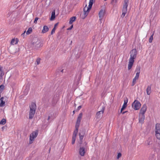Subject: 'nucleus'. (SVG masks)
I'll return each instance as SVG.
<instances>
[{"label":"nucleus","instance_id":"nucleus-43","mask_svg":"<svg viewBox=\"0 0 160 160\" xmlns=\"http://www.w3.org/2000/svg\"><path fill=\"white\" fill-rule=\"evenodd\" d=\"M81 75H80L79 76V77H78V79H79V80H80V78H81Z\"/></svg>","mask_w":160,"mask_h":160},{"label":"nucleus","instance_id":"nucleus-8","mask_svg":"<svg viewBox=\"0 0 160 160\" xmlns=\"http://www.w3.org/2000/svg\"><path fill=\"white\" fill-rule=\"evenodd\" d=\"M104 110V107L103 106L101 110L97 113L96 115L97 118H99L102 117L103 113Z\"/></svg>","mask_w":160,"mask_h":160},{"label":"nucleus","instance_id":"nucleus-5","mask_svg":"<svg viewBox=\"0 0 160 160\" xmlns=\"http://www.w3.org/2000/svg\"><path fill=\"white\" fill-rule=\"evenodd\" d=\"M141 106L140 102L138 100H135L132 104V106L134 109L138 110Z\"/></svg>","mask_w":160,"mask_h":160},{"label":"nucleus","instance_id":"nucleus-18","mask_svg":"<svg viewBox=\"0 0 160 160\" xmlns=\"http://www.w3.org/2000/svg\"><path fill=\"white\" fill-rule=\"evenodd\" d=\"M49 30V28L48 26L46 25L44 26L43 27L42 30V33H44L47 32Z\"/></svg>","mask_w":160,"mask_h":160},{"label":"nucleus","instance_id":"nucleus-1","mask_svg":"<svg viewBox=\"0 0 160 160\" xmlns=\"http://www.w3.org/2000/svg\"><path fill=\"white\" fill-rule=\"evenodd\" d=\"M130 57L129 59V63L128 66V69L130 70L132 68L137 55V51L136 49H133L130 52Z\"/></svg>","mask_w":160,"mask_h":160},{"label":"nucleus","instance_id":"nucleus-14","mask_svg":"<svg viewBox=\"0 0 160 160\" xmlns=\"http://www.w3.org/2000/svg\"><path fill=\"white\" fill-rule=\"evenodd\" d=\"M56 117V114L54 113H51L50 114V116L49 115L48 118V120L49 121L50 120H51L54 119Z\"/></svg>","mask_w":160,"mask_h":160},{"label":"nucleus","instance_id":"nucleus-17","mask_svg":"<svg viewBox=\"0 0 160 160\" xmlns=\"http://www.w3.org/2000/svg\"><path fill=\"white\" fill-rule=\"evenodd\" d=\"M152 140L151 138H149L145 142V144L146 145H150L152 144Z\"/></svg>","mask_w":160,"mask_h":160},{"label":"nucleus","instance_id":"nucleus-37","mask_svg":"<svg viewBox=\"0 0 160 160\" xmlns=\"http://www.w3.org/2000/svg\"><path fill=\"white\" fill-rule=\"evenodd\" d=\"M38 19V17H36L35 18V19L34 21V23H37V21Z\"/></svg>","mask_w":160,"mask_h":160},{"label":"nucleus","instance_id":"nucleus-10","mask_svg":"<svg viewBox=\"0 0 160 160\" xmlns=\"http://www.w3.org/2000/svg\"><path fill=\"white\" fill-rule=\"evenodd\" d=\"M105 12V10L103 9H101L99 13V20L100 22L101 21L103 17L104 16Z\"/></svg>","mask_w":160,"mask_h":160},{"label":"nucleus","instance_id":"nucleus-47","mask_svg":"<svg viewBox=\"0 0 160 160\" xmlns=\"http://www.w3.org/2000/svg\"><path fill=\"white\" fill-rule=\"evenodd\" d=\"M73 112L74 113V111H73Z\"/></svg>","mask_w":160,"mask_h":160},{"label":"nucleus","instance_id":"nucleus-35","mask_svg":"<svg viewBox=\"0 0 160 160\" xmlns=\"http://www.w3.org/2000/svg\"><path fill=\"white\" fill-rule=\"evenodd\" d=\"M122 154L120 153H118V154L117 158L118 159L120 157H121Z\"/></svg>","mask_w":160,"mask_h":160},{"label":"nucleus","instance_id":"nucleus-7","mask_svg":"<svg viewBox=\"0 0 160 160\" xmlns=\"http://www.w3.org/2000/svg\"><path fill=\"white\" fill-rule=\"evenodd\" d=\"M38 134V131H35L32 133L30 135L29 143L31 144L32 142V141H34V139L37 136Z\"/></svg>","mask_w":160,"mask_h":160},{"label":"nucleus","instance_id":"nucleus-11","mask_svg":"<svg viewBox=\"0 0 160 160\" xmlns=\"http://www.w3.org/2000/svg\"><path fill=\"white\" fill-rule=\"evenodd\" d=\"M135 72H136L137 73L134 78L138 79L140 72V67L139 66L137 67Z\"/></svg>","mask_w":160,"mask_h":160},{"label":"nucleus","instance_id":"nucleus-38","mask_svg":"<svg viewBox=\"0 0 160 160\" xmlns=\"http://www.w3.org/2000/svg\"><path fill=\"white\" fill-rule=\"evenodd\" d=\"M81 108H82V106L80 105L78 107L77 109L78 110H79L81 109Z\"/></svg>","mask_w":160,"mask_h":160},{"label":"nucleus","instance_id":"nucleus-22","mask_svg":"<svg viewBox=\"0 0 160 160\" xmlns=\"http://www.w3.org/2000/svg\"><path fill=\"white\" fill-rule=\"evenodd\" d=\"M75 127L76 129L74 132L72 136L76 137L77 134L78 132V127H76V126Z\"/></svg>","mask_w":160,"mask_h":160},{"label":"nucleus","instance_id":"nucleus-3","mask_svg":"<svg viewBox=\"0 0 160 160\" xmlns=\"http://www.w3.org/2000/svg\"><path fill=\"white\" fill-rule=\"evenodd\" d=\"M30 110L29 112V118L32 119L34 117L36 109V104L32 102L29 106Z\"/></svg>","mask_w":160,"mask_h":160},{"label":"nucleus","instance_id":"nucleus-28","mask_svg":"<svg viewBox=\"0 0 160 160\" xmlns=\"http://www.w3.org/2000/svg\"><path fill=\"white\" fill-rule=\"evenodd\" d=\"M32 31V29L31 28H29L26 32V34L28 35L30 34Z\"/></svg>","mask_w":160,"mask_h":160},{"label":"nucleus","instance_id":"nucleus-16","mask_svg":"<svg viewBox=\"0 0 160 160\" xmlns=\"http://www.w3.org/2000/svg\"><path fill=\"white\" fill-rule=\"evenodd\" d=\"M151 85L148 86L146 89V92L147 95H150L151 92Z\"/></svg>","mask_w":160,"mask_h":160},{"label":"nucleus","instance_id":"nucleus-44","mask_svg":"<svg viewBox=\"0 0 160 160\" xmlns=\"http://www.w3.org/2000/svg\"><path fill=\"white\" fill-rule=\"evenodd\" d=\"M63 70H62L61 71V72H63Z\"/></svg>","mask_w":160,"mask_h":160},{"label":"nucleus","instance_id":"nucleus-6","mask_svg":"<svg viewBox=\"0 0 160 160\" xmlns=\"http://www.w3.org/2000/svg\"><path fill=\"white\" fill-rule=\"evenodd\" d=\"M156 136L157 138L160 140V124L157 123L156 125Z\"/></svg>","mask_w":160,"mask_h":160},{"label":"nucleus","instance_id":"nucleus-41","mask_svg":"<svg viewBox=\"0 0 160 160\" xmlns=\"http://www.w3.org/2000/svg\"><path fill=\"white\" fill-rule=\"evenodd\" d=\"M26 32V31H25L23 33H22V34H21V36H24V34H25V33Z\"/></svg>","mask_w":160,"mask_h":160},{"label":"nucleus","instance_id":"nucleus-2","mask_svg":"<svg viewBox=\"0 0 160 160\" xmlns=\"http://www.w3.org/2000/svg\"><path fill=\"white\" fill-rule=\"evenodd\" d=\"M94 0H89V5L88 7H86V6L83 8L84 13L81 16L83 19H84L87 16L89 10L91 9L92 6L93 2Z\"/></svg>","mask_w":160,"mask_h":160},{"label":"nucleus","instance_id":"nucleus-36","mask_svg":"<svg viewBox=\"0 0 160 160\" xmlns=\"http://www.w3.org/2000/svg\"><path fill=\"white\" fill-rule=\"evenodd\" d=\"M40 58H38L37 59V63L38 65L40 63Z\"/></svg>","mask_w":160,"mask_h":160},{"label":"nucleus","instance_id":"nucleus-33","mask_svg":"<svg viewBox=\"0 0 160 160\" xmlns=\"http://www.w3.org/2000/svg\"><path fill=\"white\" fill-rule=\"evenodd\" d=\"M82 113H80L79 114V115H78V118L80 119V120H81L82 118Z\"/></svg>","mask_w":160,"mask_h":160},{"label":"nucleus","instance_id":"nucleus-19","mask_svg":"<svg viewBox=\"0 0 160 160\" xmlns=\"http://www.w3.org/2000/svg\"><path fill=\"white\" fill-rule=\"evenodd\" d=\"M18 40L17 39H16V40L13 39L11 41V44L12 45L16 44L18 43Z\"/></svg>","mask_w":160,"mask_h":160},{"label":"nucleus","instance_id":"nucleus-15","mask_svg":"<svg viewBox=\"0 0 160 160\" xmlns=\"http://www.w3.org/2000/svg\"><path fill=\"white\" fill-rule=\"evenodd\" d=\"M128 102L127 98L126 100H124V102L122 108L121 109L120 112H122V111L127 106V104Z\"/></svg>","mask_w":160,"mask_h":160},{"label":"nucleus","instance_id":"nucleus-4","mask_svg":"<svg viewBox=\"0 0 160 160\" xmlns=\"http://www.w3.org/2000/svg\"><path fill=\"white\" fill-rule=\"evenodd\" d=\"M128 4V0H124L123 8L122 9V14L121 17L123 18L124 17L127 11V7Z\"/></svg>","mask_w":160,"mask_h":160},{"label":"nucleus","instance_id":"nucleus-13","mask_svg":"<svg viewBox=\"0 0 160 160\" xmlns=\"http://www.w3.org/2000/svg\"><path fill=\"white\" fill-rule=\"evenodd\" d=\"M145 115H142L139 114V122L142 123L145 119Z\"/></svg>","mask_w":160,"mask_h":160},{"label":"nucleus","instance_id":"nucleus-9","mask_svg":"<svg viewBox=\"0 0 160 160\" xmlns=\"http://www.w3.org/2000/svg\"><path fill=\"white\" fill-rule=\"evenodd\" d=\"M147 109V106L146 104H144L143 105L142 108H141L140 110L139 114L142 115H144V114L146 111Z\"/></svg>","mask_w":160,"mask_h":160},{"label":"nucleus","instance_id":"nucleus-24","mask_svg":"<svg viewBox=\"0 0 160 160\" xmlns=\"http://www.w3.org/2000/svg\"><path fill=\"white\" fill-rule=\"evenodd\" d=\"M58 23H56L55 24V25L54 26V27L52 29V30L51 31V34H52L54 33L55 32V30H56V27L58 25Z\"/></svg>","mask_w":160,"mask_h":160},{"label":"nucleus","instance_id":"nucleus-30","mask_svg":"<svg viewBox=\"0 0 160 160\" xmlns=\"http://www.w3.org/2000/svg\"><path fill=\"white\" fill-rule=\"evenodd\" d=\"M76 137H75L72 136V144H73L75 143Z\"/></svg>","mask_w":160,"mask_h":160},{"label":"nucleus","instance_id":"nucleus-40","mask_svg":"<svg viewBox=\"0 0 160 160\" xmlns=\"http://www.w3.org/2000/svg\"><path fill=\"white\" fill-rule=\"evenodd\" d=\"M73 27V25H72L71 27L69 28L68 29V30H71L72 29V28Z\"/></svg>","mask_w":160,"mask_h":160},{"label":"nucleus","instance_id":"nucleus-34","mask_svg":"<svg viewBox=\"0 0 160 160\" xmlns=\"http://www.w3.org/2000/svg\"><path fill=\"white\" fill-rule=\"evenodd\" d=\"M117 2V0H112L111 1V3L114 5Z\"/></svg>","mask_w":160,"mask_h":160},{"label":"nucleus","instance_id":"nucleus-48","mask_svg":"<svg viewBox=\"0 0 160 160\" xmlns=\"http://www.w3.org/2000/svg\"><path fill=\"white\" fill-rule=\"evenodd\" d=\"M104 1H106L107 0H104Z\"/></svg>","mask_w":160,"mask_h":160},{"label":"nucleus","instance_id":"nucleus-23","mask_svg":"<svg viewBox=\"0 0 160 160\" xmlns=\"http://www.w3.org/2000/svg\"><path fill=\"white\" fill-rule=\"evenodd\" d=\"M79 143L80 144H81L82 142V140L84 136H81V134H79Z\"/></svg>","mask_w":160,"mask_h":160},{"label":"nucleus","instance_id":"nucleus-21","mask_svg":"<svg viewBox=\"0 0 160 160\" xmlns=\"http://www.w3.org/2000/svg\"><path fill=\"white\" fill-rule=\"evenodd\" d=\"M55 12L53 11L52 13L50 19L51 21L55 19Z\"/></svg>","mask_w":160,"mask_h":160},{"label":"nucleus","instance_id":"nucleus-12","mask_svg":"<svg viewBox=\"0 0 160 160\" xmlns=\"http://www.w3.org/2000/svg\"><path fill=\"white\" fill-rule=\"evenodd\" d=\"M85 148L84 147H80L79 152L81 156H84L85 153Z\"/></svg>","mask_w":160,"mask_h":160},{"label":"nucleus","instance_id":"nucleus-25","mask_svg":"<svg viewBox=\"0 0 160 160\" xmlns=\"http://www.w3.org/2000/svg\"><path fill=\"white\" fill-rule=\"evenodd\" d=\"M81 120L77 118L76 123V126L79 127Z\"/></svg>","mask_w":160,"mask_h":160},{"label":"nucleus","instance_id":"nucleus-26","mask_svg":"<svg viewBox=\"0 0 160 160\" xmlns=\"http://www.w3.org/2000/svg\"><path fill=\"white\" fill-rule=\"evenodd\" d=\"M5 101L3 100H0V107H3L5 105Z\"/></svg>","mask_w":160,"mask_h":160},{"label":"nucleus","instance_id":"nucleus-31","mask_svg":"<svg viewBox=\"0 0 160 160\" xmlns=\"http://www.w3.org/2000/svg\"><path fill=\"white\" fill-rule=\"evenodd\" d=\"M85 131L84 130L81 131L79 134H81V136H84L85 135Z\"/></svg>","mask_w":160,"mask_h":160},{"label":"nucleus","instance_id":"nucleus-20","mask_svg":"<svg viewBox=\"0 0 160 160\" xmlns=\"http://www.w3.org/2000/svg\"><path fill=\"white\" fill-rule=\"evenodd\" d=\"M76 19V17L75 16H73L70 18L69 23L71 24L72 23L74 22Z\"/></svg>","mask_w":160,"mask_h":160},{"label":"nucleus","instance_id":"nucleus-32","mask_svg":"<svg viewBox=\"0 0 160 160\" xmlns=\"http://www.w3.org/2000/svg\"><path fill=\"white\" fill-rule=\"evenodd\" d=\"M137 80V79L134 78L133 79V80H132V86H133L135 85V84L136 83V81Z\"/></svg>","mask_w":160,"mask_h":160},{"label":"nucleus","instance_id":"nucleus-27","mask_svg":"<svg viewBox=\"0 0 160 160\" xmlns=\"http://www.w3.org/2000/svg\"><path fill=\"white\" fill-rule=\"evenodd\" d=\"M6 122V120L5 119L3 118L0 122V124L4 125Z\"/></svg>","mask_w":160,"mask_h":160},{"label":"nucleus","instance_id":"nucleus-46","mask_svg":"<svg viewBox=\"0 0 160 160\" xmlns=\"http://www.w3.org/2000/svg\"><path fill=\"white\" fill-rule=\"evenodd\" d=\"M71 43H72V41H71Z\"/></svg>","mask_w":160,"mask_h":160},{"label":"nucleus","instance_id":"nucleus-29","mask_svg":"<svg viewBox=\"0 0 160 160\" xmlns=\"http://www.w3.org/2000/svg\"><path fill=\"white\" fill-rule=\"evenodd\" d=\"M154 33H153L152 34L151 36L149 38V42L150 43L152 42V40H153V36L154 35Z\"/></svg>","mask_w":160,"mask_h":160},{"label":"nucleus","instance_id":"nucleus-45","mask_svg":"<svg viewBox=\"0 0 160 160\" xmlns=\"http://www.w3.org/2000/svg\"><path fill=\"white\" fill-rule=\"evenodd\" d=\"M151 156H150V157H149V158H150H150H151Z\"/></svg>","mask_w":160,"mask_h":160},{"label":"nucleus","instance_id":"nucleus-42","mask_svg":"<svg viewBox=\"0 0 160 160\" xmlns=\"http://www.w3.org/2000/svg\"><path fill=\"white\" fill-rule=\"evenodd\" d=\"M128 112V111H125V112H121L122 114H124V113H125L126 112Z\"/></svg>","mask_w":160,"mask_h":160},{"label":"nucleus","instance_id":"nucleus-39","mask_svg":"<svg viewBox=\"0 0 160 160\" xmlns=\"http://www.w3.org/2000/svg\"><path fill=\"white\" fill-rule=\"evenodd\" d=\"M152 158L151 159V160H154L155 159L154 158V155H152Z\"/></svg>","mask_w":160,"mask_h":160}]
</instances>
